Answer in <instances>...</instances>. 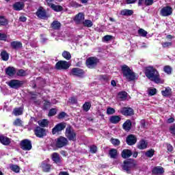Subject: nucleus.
I'll return each mask as SVG.
<instances>
[{"label":"nucleus","mask_w":175,"mask_h":175,"mask_svg":"<svg viewBox=\"0 0 175 175\" xmlns=\"http://www.w3.org/2000/svg\"><path fill=\"white\" fill-rule=\"evenodd\" d=\"M161 94L165 97L172 96V88L170 87L165 88L164 90L161 91Z\"/></svg>","instance_id":"20"},{"label":"nucleus","mask_w":175,"mask_h":175,"mask_svg":"<svg viewBox=\"0 0 175 175\" xmlns=\"http://www.w3.org/2000/svg\"><path fill=\"white\" fill-rule=\"evenodd\" d=\"M41 167L44 172H50L51 165L49 164V160L43 161L41 164Z\"/></svg>","instance_id":"17"},{"label":"nucleus","mask_w":175,"mask_h":175,"mask_svg":"<svg viewBox=\"0 0 175 175\" xmlns=\"http://www.w3.org/2000/svg\"><path fill=\"white\" fill-rule=\"evenodd\" d=\"M167 151H169L170 152H172V151H173V146L170 144L167 145Z\"/></svg>","instance_id":"59"},{"label":"nucleus","mask_w":175,"mask_h":175,"mask_svg":"<svg viewBox=\"0 0 175 175\" xmlns=\"http://www.w3.org/2000/svg\"><path fill=\"white\" fill-rule=\"evenodd\" d=\"M137 142V139L133 135H129L126 138V143L129 146H133V144H136Z\"/></svg>","instance_id":"14"},{"label":"nucleus","mask_w":175,"mask_h":175,"mask_svg":"<svg viewBox=\"0 0 175 175\" xmlns=\"http://www.w3.org/2000/svg\"><path fill=\"white\" fill-rule=\"evenodd\" d=\"M118 96L122 100H125L128 96V93H126V92H121L118 94Z\"/></svg>","instance_id":"35"},{"label":"nucleus","mask_w":175,"mask_h":175,"mask_svg":"<svg viewBox=\"0 0 175 175\" xmlns=\"http://www.w3.org/2000/svg\"><path fill=\"white\" fill-rule=\"evenodd\" d=\"M136 2V0H126V3L131 4V3H135Z\"/></svg>","instance_id":"63"},{"label":"nucleus","mask_w":175,"mask_h":175,"mask_svg":"<svg viewBox=\"0 0 175 175\" xmlns=\"http://www.w3.org/2000/svg\"><path fill=\"white\" fill-rule=\"evenodd\" d=\"M59 175H69V173L66 172H60Z\"/></svg>","instance_id":"64"},{"label":"nucleus","mask_w":175,"mask_h":175,"mask_svg":"<svg viewBox=\"0 0 175 175\" xmlns=\"http://www.w3.org/2000/svg\"><path fill=\"white\" fill-rule=\"evenodd\" d=\"M115 113H116V109H114V108L110 107L107 108V114L108 116H111V115L114 114Z\"/></svg>","instance_id":"41"},{"label":"nucleus","mask_w":175,"mask_h":175,"mask_svg":"<svg viewBox=\"0 0 175 175\" xmlns=\"http://www.w3.org/2000/svg\"><path fill=\"white\" fill-rule=\"evenodd\" d=\"M75 21L77 24H80L84 21V14L83 13H79L75 18Z\"/></svg>","instance_id":"18"},{"label":"nucleus","mask_w":175,"mask_h":175,"mask_svg":"<svg viewBox=\"0 0 175 175\" xmlns=\"http://www.w3.org/2000/svg\"><path fill=\"white\" fill-rule=\"evenodd\" d=\"M83 25H85V27H91L92 26V21L90 20H85L83 22Z\"/></svg>","instance_id":"46"},{"label":"nucleus","mask_w":175,"mask_h":175,"mask_svg":"<svg viewBox=\"0 0 175 175\" xmlns=\"http://www.w3.org/2000/svg\"><path fill=\"white\" fill-rule=\"evenodd\" d=\"M154 3V0H145V5H147L148 6H150V5H152Z\"/></svg>","instance_id":"57"},{"label":"nucleus","mask_w":175,"mask_h":175,"mask_svg":"<svg viewBox=\"0 0 175 175\" xmlns=\"http://www.w3.org/2000/svg\"><path fill=\"white\" fill-rule=\"evenodd\" d=\"M8 36L5 33H0V40H6Z\"/></svg>","instance_id":"56"},{"label":"nucleus","mask_w":175,"mask_h":175,"mask_svg":"<svg viewBox=\"0 0 175 175\" xmlns=\"http://www.w3.org/2000/svg\"><path fill=\"white\" fill-rule=\"evenodd\" d=\"M68 139L64 137H59L56 139V147L62 148V147H65L68 144Z\"/></svg>","instance_id":"6"},{"label":"nucleus","mask_w":175,"mask_h":175,"mask_svg":"<svg viewBox=\"0 0 175 175\" xmlns=\"http://www.w3.org/2000/svg\"><path fill=\"white\" fill-rule=\"evenodd\" d=\"M26 73L25 71L24 70H19L17 72V75L18 76H25Z\"/></svg>","instance_id":"54"},{"label":"nucleus","mask_w":175,"mask_h":175,"mask_svg":"<svg viewBox=\"0 0 175 175\" xmlns=\"http://www.w3.org/2000/svg\"><path fill=\"white\" fill-rule=\"evenodd\" d=\"M34 132L37 137H43V136H46V130L39 126L36 128V129L34 130Z\"/></svg>","instance_id":"12"},{"label":"nucleus","mask_w":175,"mask_h":175,"mask_svg":"<svg viewBox=\"0 0 175 175\" xmlns=\"http://www.w3.org/2000/svg\"><path fill=\"white\" fill-rule=\"evenodd\" d=\"M66 116V113L65 112H62L58 115V118L61 119V118H64V117Z\"/></svg>","instance_id":"58"},{"label":"nucleus","mask_w":175,"mask_h":175,"mask_svg":"<svg viewBox=\"0 0 175 175\" xmlns=\"http://www.w3.org/2000/svg\"><path fill=\"white\" fill-rule=\"evenodd\" d=\"M131 155H132V151H131L130 150L124 149L122 152V157L124 159L126 158H129V157H131Z\"/></svg>","instance_id":"23"},{"label":"nucleus","mask_w":175,"mask_h":175,"mask_svg":"<svg viewBox=\"0 0 175 175\" xmlns=\"http://www.w3.org/2000/svg\"><path fill=\"white\" fill-rule=\"evenodd\" d=\"M64 128H66V124L62 122L56 124L55 127L52 129L53 135H58L59 132L64 131Z\"/></svg>","instance_id":"4"},{"label":"nucleus","mask_w":175,"mask_h":175,"mask_svg":"<svg viewBox=\"0 0 175 175\" xmlns=\"http://www.w3.org/2000/svg\"><path fill=\"white\" fill-rule=\"evenodd\" d=\"M62 57L65 58L67 61H69L72 58V55L69 51H64L62 53Z\"/></svg>","instance_id":"34"},{"label":"nucleus","mask_w":175,"mask_h":175,"mask_svg":"<svg viewBox=\"0 0 175 175\" xmlns=\"http://www.w3.org/2000/svg\"><path fill=\"white\" fill-rule=\"evenodd\" d=\"M122 72L123 73V77H125L129 81H132L136 79L135 72L132 71L127 66H123L122 67Z\"/></svg>","instance_id":"2"},{"label":"nucleus","mask_w":175,"mask_h":175,"mask_svg":"<svg viewBox=\"0 0 175 175\" xmlns=\"http://www.w3.org/2000/svg\"><path fill=\"white\" fill-rule=\"evenodd\" d=\"M5 73L8 76H14V75H16V68L13 67H8L5 70Z\"/></svg>","instance_id":"24"},{"label":"nucleus","mask_w":175,"mask_h":175,"mask_svg":"<svg viewBox=\"0 0 175 175\" xmlns=\"http://www.w3.org/2000/svg\"><path fill=\"white\" fill-rule=\"evenodd\" d=\"M138 33L140 36H142L143 38H146L147 36V31L143 29H139L138 30Z\"/></svg>","instance_id":"42"},{"label":"nucleus","mask_w":175,"mask_h":175,"mask_svg":"<svg viewBox=\"0 0 175 175\" xmlns=\"http://www.w3.org/2000/svg\"><path fill=\"white\" fill-rule=\"evenodd\" d=\"M23 107H18V108H15L13 110V115L14 116H21V114H23Z\"/></svg>","instance_id":"31"},{"label":"nucleus","mask_w":175,"mask_h":175,"mask_svg":"<svg viewBox=\"0 0 175 175\" xmlns=\"http://www.w3.org/2000/svg\"><path fill=\"white\" fill-rule=\"evenodd\" d=\"M0 143L3 146H9L12 143V139L3 135H0Z\"/></svg>","instance_id":"13"},{"label":"nucleus","mask_w":175,"mask_h":175,"mask_svg":"<svg viewBox=\"0 0 175 175\" xmlns=\"http://www.w3.org/2000/svg\"><path fill=\"white\" fill-rule=\"evenodd\" d=\"M131 126L132 122L129 120H127L122 125L123 129H124V131H126L127 132L129 131H131Z\"/></svg>","instance_id":"22"},{"label":"nucleus","mask_w":175,"mask_h":175,"mask_svg":"<svg viewBox=\"0 0 175 175\" xmlns=\"http://www.w3.org/2000/svg\"><path fill=\"white\" fill-rule=\"evenodd\" d=\"M163 167H156L152 170L153 174H163L164 173Z\"/></svg>","instance_id":"27"},{"label":"nucleus","mask_w":175,"mask_h":175,"mask_svg":"<svg viewBox=\"0 0 175 175\" xmlns=\"http://www.w3.org/2000/svg\"><path fill=\"white\" fill-rule=\"evenodd\" d=\"M36 16L38 17V18H42V20L48 18L49 17V15H47V13L46 12V10H44V8L42 7L38 8L36 12Z\"/></svg>","instance_id":"7"},{"label":"nucleus","mask_w":175,"mask_h":175,"mask_svg":"<svg viewBox=\"0 0 175 175\" xmlns=\"http://www.w3.org/2000/svg\"><path fill=\"white\" fill-rule=\"evenodd\" d=\"M111 142L113 146H120V141L118 139L112 138L111 139Z\"/></svg>","instance_id":"48"},{"label":"nucleus","mask_w":175,"mask_h":175,"mask_svg":"<svg viewBox=\"0 0 175 175\" xmlns=\"http://www.w3.org/2000/svg\"><path fill=\"white\" fill-rule=\"evenodd\" d=\"M167 122H168V124H172V122H174V118H170L167 120Z\"/></svg>","instance_id":"62"},{"label":"nucleus","mask_w":175,"mask_h":175,"mask_svg":"<svg viewBox=\"0 0 175 175\" xmlns=\"http://www.w3.org/2000/svg\"><path fill=\"white\" fill-rule=\"evenodd\" d=\"M57 113V109H52L49 111V116L50 117L53 116H55V114Z\"/></svg>","instance_id":"51"},{"label":"nucleus","mask_w":175,"mask_h":175,"mask_svg":"<svg viewBox=\"0 0 175 175\" xmlns=\"http://www.w3.org/2000/svg\"><path fill=\"white\" fill-rule=\"evenodd\" d=\"M10 169L15 173H18L20 172V167H18V165L11 164L10 165Z\"/></svg>","instance_id":"37"},{"label":"nucleus","mask_w":175,"mask_h":175,"mask_svg":"<svg viewBox=\"0 0 175 175\" xmlns=\"http://www.w3.org/2000/svg\"><path fill=\"white\" fill-rule=\"evenodd\" d=\"M69 66V63L66 61H59L55 65L56 69L59 70L68 69Z\"/></svg>","instance_id":"9"},{"label":"nucleus","mask_w":175,"mask_h":175,"mask_svg":"<svg viewBox=\"0 0 175 175\" xmlns=\"http://www.w3.org/2000/svg\"><path fill=\"white\" fill-rule=\"evenodd\" d=\"M52 27L54 29H59V28L61 27V23H59V22L57 21H55L52 23Z\"/></svg>","instance_id":"39"},{"label":"nucleus","mask_w":175,"mask_h":175,"mask_svg":"<svg viewBox=\"0 0 175 175\" xmlns=\"http://www.w3.org/2000/svg\"><path fill=\"white\" fill-rule=\"evenodd\" d=\"M72 74L74 76H81L83 75V70L80 68H73L72 70Z\"/></svg>","instance_id":"32"},{"label":"nucleus","mask_w":175,"mask_h":175,"mask_svg":"<svg viewBox=\"0 0 175 175\" xmlns=\"http://www.w3.org/2000/svg\"><path fill=\"white\" fill-rule=\"evenodd\" d=\"M120 113L123 116H133V109L132 108L124 107L120 109Z\"/></svg>","instance_id":"15"},{"label":"nucleus","mask_w":175,"mask_h":175,"mask_svg":"<svg viewBox=\"0 0 175 175\" xmlns=\"http://www.w3.org/2000/svg\"><path fill=\"white\" fill-rule=\"evenodd\" d=\"M118 156V152L116 149L112 148L109 150V157L113 159H116Z\"/></svg>","instance_id":"29"},{"label":"nucleus","mask_w":175,"mask_h":175,"mask_svg":"<svg viewBox=\"0 0 175 175\" xmlns=\"http://www.w3.org/2000/svg\"><path fill=\"white\" fill-rule=\"evenodd\" d=\"M154 152H155V151L152 149H150L145 153V155L148 158H152V157H154Z\"/></svg>","instance_id":"43"},{"label":"nucleus","mask_w":175,"mask_h":175,"mask_svg":"<svg viewBox=\"0 0 175 175\" xmlns=\"http://www.w3.org/2000/svg\"><path fill=\"white\" fill-rule=\"evenodd\" d=\"M8 20L4 16H0V25H7Z\"/></svg>","instance_id":"45"},{"label":"nucleus","mask_w":175,"mask_h":175,"mask_svg":"<svg viewBox=\"0 0 175 175\" xmlns=\"http://www.w3.org/2000/svg\"><path fill=\"white\" fill-rule=\"evenodd\" d=\"M164 72L165 73H167V75H170V73H172V68L169 66H165L164 67Z\"/></svg>","instance_id":"47"},{"label":"nucleus","mask_w":175,"mask_h":175,"mask_svg":"<svg viewBox=\"0 0 175 175\" xmlns=\"http://www.w3.org/2000/svg\"><path fill=\"white\" fill-rule=\"evenodd\" d=\"M98 148H96V146H90V152H92V154H95V152H96Z\"/></svg>","instance_id":"52"},{"label":"nucleus","mask_w":175,"mask_h":175,"mask_svg":"<svg viewBox=\"0 0 175 175\" xmlns=\"http://www.w3.org/2000/svg\"><path fill=\"white\" fill-rule=\"evenodd\" d=\"M22 124H23V121H21V120L20 119H16L14 122V125H16V126H21Z\"/></svg>","instance_id":"50"},{"label":"nucleus","mask_w":175,"mask_h":175,"mask_svg":"<svg viewBox=\"0 0 175 175\" xmlns=\"http://www.w3.org/2000/svg\"><path fill=\"white\" fill-rule=\"evenodd\" d=\"M53 161L55 163H59L61 162V158H59V154L58 153L55 152L52 154Z\"/></svg>","instance_id":"30"},{"label":"nucleus","mask_w":175,"mask_h":175,"mask_svg":"<svg viewBox=\"0 0 175 175\" xmlns=\"http://www.w3.org/2000/svg\"><path fill=\"white\" fill-rule=\"evenodd\" d=\"M97 64H98V59H96V57H89L86 60V65L88 68H90V69H92V68H95Z\"/></svg>","instance_id":"10"},{"label":"nucleus","mask_w":175,"mask_h":175,"mask_svg":"<svg viewBox=\"0 0 175 175\" xmlns=\"http://www.w3.org/2000/svg\"><path fill=\"white\" fill-rule=\"evenodd\" d=\"M120 14L122 16H132V14H133V11L131 10H122L120 12Z\"/></svg>","instance_id":"33"},{"label":"nucleus","mask_w":175,"mask_h":175,"mask_svg":"<svg viewBox=\"0 0 175 175\" xmlns=\"http://www.w3.org/2000/svg\"><path fill=\"white\" fill-rule=\"evenodd\" d=\"M135 167V163L132 160H126L124 161V165H122L123 170L129 172L131 169Z\"/></svg>","instance_id":"8"},{"label":"nucleus","mask_w":175,"mask_h":175,"mask_svg":"<svg viewBox=\"0 0 175 175\" xmlns=\"http://www.w3.org/2000/svg\"><path fill=\"white\" fill-rule=\"evenodd\" d=\"M21 147L24 151H29L32 150V144L29 139H23L21 142Z\"/></svg>","instance_id":"5"},{"label":"nucleus","mask_w":175,"mask_h":175,"mask_svg":"<svg viewBox=\"0 0 175 175\" xmlns=\"http://www.w3.org/2000/svg\"><path fill=\"white\" fill-rule=\"evenodd\" d=\"M1 57L3 61H8V59H9V54H8L7 51H2L1 53Z\"/></svg>","instance_id":"38"},{"label":"nucleus","mask_w":175,"mask_h":175,"mask_svg":"<svg viewBox=\"0 0 175 175\" xmlns=\"http://www.w3.org/2000/svg\"><path fill=\"white\" fill-rule=\"evenodd\" d=\"M21 84H22L21 81L18 80H11L8 83V85H10L11 88H18V87H20Z\"/></svg>","instance_id":"16"},{"label":"nucleus","mask_w":175,"mask_h":175,"mask_svg":"<svg viewBox=\"0 0 175 175\" xmlns=\"http://www.w3.org/2000/svg\"><path fill=\"white\" fill-rule=\"evenodd\" d=\"M83 109L85 111H88L91 109V103L86 102L83 105Z\"/></svg>","instance_id":"40"},{"label":"nucleus","mask_w":175,"mask_h":175,"mask_svg":"<svg viewBox=\"0 0 175 175\" xmlns=\"http://www.w3.org/2000/svg\"><path fill=\"white\" fill-rule=\"evenodd\" d=\"M49 6L53 10H54V12H62V10H64V8L61 5L49 4Z\"/></svg>","instance_id":"25"},{"label":"nucleus","mask_w":175,"mask_h":175,"mask_svg":"<svg viewBox=\"0 0 175 175\" xmlns=\"http://www.w3.org/2000/svg\"><path fill=\"white\" fill-rule=\"evenodd\" d=\"M170 132L175 136V124L172 125L170 128Z\"/></svg>","instance_id":"55"},{"label":"nucleus","mask_w":175,"mask_h":175,"mask_svg":"<svg viewBox=\"0 0 175 175\" xmlns=\"http://www.w3.org/2000/svg\"><path fill=\"white\" fill-rule=\"evenodd\" d=\"M173 12V9H172L170 6L164 7L161 10V14L163 17H167V16H170Z\"/></svg>","instance_id":"11"},{"label":"nucleus","mask_w":175,"mask_h":175,"mask_svg":"<svg viewBox=\"0 0 175 175\" xmlns=\"http://www.w3.org/2000/svg\"><path fill=\"white\" fill-rule=\"evenodd\" d=\"M162 46H163V47H164V48H166V47H171V46H172V42H163L162 43Z\"/></svg>","instance_id":"53"},{"label":"nucleus","mask_w":175,"mask_h":175,"mask_svg":"<svg viewBox=\"0 0 175 175\" xmlns=\"http://www.w3.org/2000/svg\"><path fill=\"white\" fill-rule=\"evenodd\" d=\"M20 21H22L23 23H25V21H27V18L25 16H21L19 18Z\"/></svg>","instance_id":"61"},{"label":"nucleus","mask_w":175,"mask_h":175,"mask_svg":"<svg viewBox=\"0 0 175 175\" xmlns=\"http://www.w3.org/2000/svg\"><path fill=\"white\" fill-rule=\"evenodd\" d=\"M147 142L141 140L137 144V148H139V150H145V148H147Z\"/></svg>","instance_id":"26"},{"label":"nucleus","mask_w":175,"mask_h":175,"mask_svg":"<svg viewBox=\"0 0 175 175\" xmlns=\"http://www.w3.org/2000/svg\"><path fill=\"white\" fill-rule=\"evenodd\" d=\"M148 94H149V95H150V96L155 95V94H157V89H155V88L149 89Z\"/></svg>","instance_id":"49"},{"label":"nucleus","mask_w":175,"mask_h":175,"mask_svg":"<svg viewBox=\"0 0 175 175\" xmlns=\"http://www.w3.org/2000/svg\"><path fill=\"white\" fill-rule=\"evenodd\" d=\"M38 124L40 126H42V128H46V126L49 125V121L47 120H41L38 121Z\"/></svg>","instance_id":"36"},{"label":"nucleus","mask_w":175,"mask_h":175,"mask_svg":"<svg viewBox=\"0 0 175 175\" xmlns=\"http://www.w3.org/2000/svg\"><path fill=\"white\" fill-rule=\"evenodd\" d=\"M112 39H114L113 36L107 35L103 38V42H110V40H112Z\"/></svg>","instance_id":"44"},{"label":"nucleus","mask_w":175,"mask_h":175,"mask_svg":"<svg viewBox=\"0 0 175 175\" xmlns=\"http://www.w3.org/2000/svg\"><path fill=\"white\" fill-rule=\"evenodd\" d=\"M72 6L74 8H81V5L77 3V2L72 3Z\"/></svg>","instance_id":"60"},{"label":"nucleus","mask_w":175,"mask_h":175,"mask_svg":"<svg viewBox=\"0 0 175 175\" xmlns=\"http://www.w3.org/2000/svg\"><path fill=\"white\" fill-rule=\"evenodd\" d=\"M145 76L151 80V81H154L157 84H163V80L161 79L159 77V72L152 66H148L145 68Z\"/></svg>","instance_id":"1"},{"label":"nucleus","mask_w":175,"mask_h":175,"mask_svg":"<svg viewBox=\"0 0 175 175\" xmlns=\"http://www.w3.org/2000/svg\"><path fill=\"white\" fill-rule=\"evenodd\" d=\"M14 10H22L24 8V3L21 2H16L13 5Z\"/></svg>","instance_id":"28"},{"label":"nucleus","mask_w":175,"mask_h":175,"mask_svg":"<svg viewBox=\"0 0 175 175\" xmlns=\"http://www.w3.org/2000/svg\"><path fill=\"white\" fill-rule=\"evenodd\" d=\"M66 137L71 142H76L77 139V134L72 126H68L66 129Z\"/></svg>","instance_id":"3"},{"label":"nucleus","mask_w":175,"mask_h":175,"mask_svg":"<svg viewBox=\"0 0 175 175\" xmlns=\"http://www.w3.org/2000/svg\"><path fill=\"white\" fill-rule=\"evenodd\" d=\"M121 121V117L119 116H112L109 118V122L111 124H118Z\"/></svg>","instance_id":"21"},{"label":"nucleus","mask_w":175,"mask_h":175,"mask_svg":"<svg viewBox=\"0 0 175 175\" xmlns=\"http://www.w3.org/2000/svg\"><path fill=\"white\" fill-rule=\"evenodd\" d=\"M11 47L12 49H14L15 50H17L18 49H21L23 47V44L21 42L19 41H13L11 42Z\"/></svg>","instance_id":"19"}]
</instances>
